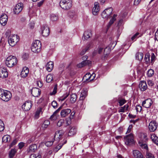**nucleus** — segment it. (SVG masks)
Here are the masks:
<instances>
[{
  "label": "nucleus",
  "instance_id": "nucleus-54",
  "mask_svg": "<svg viewBox=\"0 0 158 158\" xmlns=\"http://www.w3.org/2000/svg\"><path fill=\"white\" fill-rule=\"evenodd\" d=\"M139 34V33L137 32L135 33L131 38V40H134L137 37V36Z\"/></svg>",
  "mask_w": 158,
  "mask_h": 158
},
{
  "label": "nucleus",
  "instance_id": "nucleus-20",
  "mask_svg": "<svg viewBox=\"0 0 158 158\" xmlns=\"http://www.w3.org/2000/svg\"><path fill=\"white\" fill-rule=\"evenodd\" d=\"M29 73V69L27 67H24L22 71L20 76L24 78L26 77Z\"/></svg>",
  "mask_w": 158,
  "mask_h": 158
},
{
  "label": "nucleus",
  "instance_id": "nucleus-55",
  "mask_svg": "<svg viewBox=\"0 0 158 158\" xmlns=\"http://www.w3.org/2000/svg\"><path fill=\"white\" fill-rule=\"evenodd\" d=\"M89 47L86 48L85 49H83L80 53L81 55H83L85 54L86 51L88 49Z\"/></svg>",
  "mask_w": 158,
  "mask_h": 158
},
{
  "label": "nucleus",
  "instance_id": "nucleus-31",
  "mask_svg": "<svg viewBox=\"0 0 158 158\" xmlns=\"http://www.w3.org/2000/svg\"><path fill=\"white\" fill-rule=\"evenodd\" d=\"M139 144L142 148L145 149H148V146L145 143H144L143 141H141L139 142Z\"/></svg>",
  "mask_w": 158,
  "mask_h": 158
},
{
  "label": "nucleus",
  "instance_id": "nucleus-39",
  "mask_svg": "<svg viewBox=\"0 0 158 158\" xmlns=\"http://www.w3.org/2000/svg\"><path fill=\"white\" fill-rule=\"evenodd\" d=\"M66 142L67 140H65L63 143H61L60 144H59L57 146H56L55 148L56 149H57V151L59 150L61 148L63 145L66 143Z\"/></svg>",
  "mask_w": 158,
  "mask_h": 158
},
{
  "label": "nucleus",
  "instance_id": "nucleus-19",
  "mask_svg": "<svg viewBox=\"0 0 158 158\" xmlns=\"http://www.w3.org/2000/svg\"><path fill=\"white\" fill-rule=\"evenodd\" d=\"M71 111L69 109H64L61 110L60 115L62 117H64L70 114Z\"/></svg>",
  "mask_w": 158,
  "mask_h": 158
},
{
  "label": "nucleus",
  "instance_id": "nucleus-35",
  "mask_svg": "<svg viewBox=\"0 0 158 158\" xmlns=\"http://www.w3.org/2000/svg\"><path fill=\"white\" fill-rule=\"evenodd\" d=\"M69 93H67L66 94L64 95L62 97H60V98H59V101H63L65 99L69 96Z\"/></svg>",
  "mask_w": 158,
  "mask_h": 158
},
{
  "label": "nucleus",
  "instance_id": "nucleus-14",
  "mask_svg": "<svg viewBox=\"0 0 158 158\" xmlns=\"http://www.w3.org/2000/svg\"><path fill=\"white\" fill-rule=\"evenodd\" d=\"M31 94L35 97H38L41 94V90L38 88H33L31 90Z\"/></svg>",
  "mask_w": 158,
  "mask_h": 158
},
{
  "label": "nucleus",
  "instance_id": "nucleus-43",
  "mask_svg": "<svg viewBox=\"0 0 158 158\" xmlns=\"http://www.w3.org/2000/svg\"><path fill=\"white\" fill-rule=\"evenodd\" d=\"M5 128L4 123L0 119V131H3Z\"/></svg>",
  "mask_w": 158,
  "mask_h": 158
},
{
  "label": "nucleus",
  "instance_id": "nucleus-11",
  "mask_svg": "<svg viewBox=\"0 0 158 158\" xmlns=\"http://www.w3.org/2000/svg\"><path fill=\"white\" fill-rule=\"evenodd\" d=\"M158 124L156 121H153L150 122L149 124V129L151 131H154L157 129Z\"/></svg>",
  "mask_w": 158,
  "mask_h": 158
},
{
  "label": "nucleus",
  "instance_id": "nucleus-34",
  "mask_svg": "<svg viewBox=\"0 0 158 158\" xmlns=\"http://www.w3.org/2000/svg\"><path fill=\"white\" fill-rule=\"evenodd\" d=\"M50 19L52 21H55L58 19V17L57 15H56L55 14H52L51 15Z\"/></svg>",
  "mask_w": 158,
  "mask_h": 158
},
{
  "label": "nucleus",
  "instance_id": "nucleus-12",
  "mask_svg": "<svg viewBox=\"0 0 158 158\" xmlns=\"http://www.w3.org/2000/svg\"><path fill=\"white\" fill-rule=\"evenodd\" d=\"M8 16L5 14H2L0 17V23L3 26H5L7 22Z\"/></svg>",
  "mask_w": 158,
  "mask_h": 158
},
{
  "label": "nucleus",
  "instance_id": "nucleus-64",
  "mask_svg": "<svg viewBox=\"0 0 158 158\" xmlns=\"http://www.w3.org/2000/svg\"><path fill=\"white\" fill-rule=\"evenodd\" d=\"M114 22H113V21L111 20L110 21L107 26L108 28H109L111 25L113 24Z\"/></svg>",
  "mask_w": 158,
  "mask_h": 158
},
{
  "label": "nucleus",
  "instance_id": "nucleus-24",
  "mask_svg": "<svg viewBox=\"0 0 158 158\" xmlns=\"http://www.w3.org/2000/svg\"><path fill=\"white\" fill-rule=\"evenodd\" d=\"M54 66V63L52 61H49L48 63L46 65V69L48 72H51Z\"/></svg>",
  "mask_w": 158,
  "mask_h": 158
},
{
  "label": "nucleus",
  "instance_id": "nucleus-2",
  "mask_svg": "<svg viewBox=\"0 0 158 158\" xmlns=\"http://www.w3.org/2000/svg\"><path fill=\"white\" fill-rule=\"evenodd\" d=\"M41 48V44L39 40H36L32 44L31 49L33 52L38 53L40 51Z\"/></svg>",
  "mask_w": 158,
  "mask_h": 158
},
{
  "label": "nucleus",
  "instance_id": "nucleus-1",
  "mask_svg": "<svg viewBox=\"0 0 158 158\" xmlns=\"http://www.w3.org/2000/svg\"><path fill=\"white\" fill-rule=\"evenodd\" d=\"M11 97V94L9 91L0 89V99L2 100L7 102L10 100Z\"/></svg>",
  "mask_w": 158,
  "mask_h": 158
},
{
  "label": "nucleus",
  "instance_id": "nucleus-33",
  "mask_svg": "<svg viewBox=\"0 0 158 158\" xmlns=\"http://www.w3.org/2000/svg\"><path fill=\"white\" fill-rule=\"evenodd\" d=\"M53 80V75L49 74L46 77V81L47 82H50Z\"/></svg>",
  "mask_w": 158,
  "mask_h": 158
},
{
  "label": "nucleus",
  "instance_id": "nucleus-38",
  "mask_svg": "<svg viewBox=\"0 0 158 158\" xmlns=\"http://www.w3.org/2000/svg\"><path fill=\"white\" fill-rule=\"evenodd\" d=\"M154 74V71L153 70L150 69L148 71L147 75L148 77L152 76Z\"/></svg>",
  "mask_w": 158,
  "mask_h": 158
},
{
  "label": "nucleus",
  "instance_id": "nucleus-3",
  "mask_svg": "<svg viewBox=\"0 0 158 158\" xmlns=\"http://www.w3.org/2000/svg\"><path fill=\"white\" fill-rule=\"evenodd\" d=\"M17 62L16 58L14 56H10L6 59V64L9 67H12L16 65Z\"/></svg>",
  "mask_w": 158,
  "mask_h": 158
},
{
  "label": "nucleus",
  "instance_id": "nucleus-15",
  "mask_svg": "<svg viewBox=\"0 0 158 158\" xmlns=\"http://www.w3.org/2000/svg\"><path fill=\"white\" fill-rule=\"evenodd\" d=\"M8 76V73L6 69L4 68H0V77L2 78H4Z\"/></svg>",
  "mask_w": 158,
  "mask_h": 158
},
{
  "label": "nucleus",
  "instance_id": "nucleus-7",
  "mask_svg": "<svg viewBox=\"0 0 158 158\" xmlns=\"http://www.w3.org/2000/svg\"><path fill=\"white\" fill-rule=\"evenodd\" d=\"M41 31L42 35L44 36H47L50 33L49 28L46 24L42 26L41 28Z\"/></svg>",
  "mask_w": 158,
  "mask_h": 158
},
{
  "label": "nucleus",
  "instance_id": "nucleus-53",
  "mask_svg": "<svg viewBox=\"0 0 158 158\" xmlns=\"http://www.w3.org/2000/svg\"><path fill=\"white\" fill-rule=\"evenodd\" d=\"M22 58L24 60H27L28 58V54L27 53H25L23 54Z\"/></svg>",
  "mask_w": 158,
  "mask_h": 158
},
{
  "label": "nucleus",
  "instance_id": "nucleus-17",
  "mask_svg": "<svg viewBox=\"0 0 158 158\" xmlns=\"http://www.w3.org/2000/svg\"><path fill=\"white\" fill-rule=\"evenodd\" d=\"M99 10V3L98 2H95L94 3V6L92 10L93 14L94 15H97Z\"/></svg>",
  "mask_w": 158,
  "mask_h": 158
},
{
  "label": "nucleus",
  "instance_id": "nucleus-10",
  "mask_svg": "<svg viewBox=\"0 0 158 158\" xmlns=\"http://www.w3.org/2000/svg\"><path fill=\"white\" fill-rule=\"evenodd\" d=\"M32 105V102L31 101H27L22 105V108L24 111H28L30 109Z\"/></svg>",
  "mask_w": 158,
  "mask_h": 158
},
{
  "label": "nucleus",
  "instance_id": "nucleus-48",
  "mask_svg": "<svg viewBox=\"0 0 158 158\" xmlns=\"http://www.w3.org/2000/svg\"><path fill=\"white\" fill-rule=\"evenodd\" d=\"M52 105L54 108H57V103L55 101H53L52 102Z\"/></svg>",
  "mask_w": 158,
  "mask_h": 158
},
{
  "label": "nucleus",
  "instance_id": "nucleus-23",
  "mask_svg": "<svg viewBox=\"0 0 158 158\" xmlns=\"http://www.w3.org/2000/svg\"><path fill=\"white\" fill-rule=\"evenodd\" d=\"M139 87L142 91L145 90L147 87L146 82L144 81H141L139 84Z\"/></svg>",
  "mask_w": 158,
  "mask_h": 158
},
{
  "label": "nucleus",
  "instance_id": "nucleus-18",
  "mask_svg": "<svg viewBox=\"0 0 158 158\" xmlns=\"http://www.w3.org/2000/svg\"><path fill=\"white\" fill-rule=\"evenodd\" d=\"M133 154L135 158H145L142 153L138 150H133Z\"/></svg>",
  "mask_w": 158,
  "mask_h": 158
},
{
  "label": "nucleus",
  "instance_id": "nucleus-60",
  "mask_svg": "<svg viewBox=\"0 0 158 158\" xmlns=\"http://www.w3.org/2000/svg\"><path fill=\"white\" fill-rule=\"evenodd\" d=\"M56 118V115L54 114V113L50 117V119L52 120H55Z\"/></svg>",
  "mask_w": 158,
  "mask_h": 158
},
{
  "label": "nucleus",
  "instance_id": "nucleus-4",
  "mask_svg": "<svg viewBox=\"0 0 158 158\" xmlns=\"http://www.w3.org/2000/svg\"><path fill=\"white\" fill-rule=\"evenodd\" d=\"M19 40V36L17 35H12L8 37V43L12 47L15 46Z\"/></svg>",
  "mask_w": 158,
  "mask_h": 158
},
{
  "label": "nucleus",
  "instance_id": "nucleus-25",
  "mask_svg": "<svg viewBox=\"0 0 158 158\" xmlns=\"http://www.w3.org/2000/svg\"><path fill=\"white\" fill-rule=\"evenodd\" d=\"M77 130L76 128L74 127H73L70 129L68 133V135L69 136H72L75 135L76 132Z\"/></svg>",
  "mask_w": 158,
  "mask_h": 158
},
{
  "label": "nucleus",
  "instance_id": "nucleus-50",
  "mask_svg": "<svg viewBox=\"0 0 158 158\" xmlns=\"http://www.w3.org/2000/svg\"><path fill=\"white\" fill-rule=\"evenodd\" d=\"M126 105L124 106L123 107H121L119 109L118 112H125V110Z\"/></svg>",
  "mask_w": 158,
  "mask_h": 158
},
{
  "label": "nucleus",
  "instance_id": "nucleus-52",
  "mask_svg": "<svg viewBox=\"0 0 158 158\" xmlns=\"http://www.w3.org/2000/svg\"><path fill=\"white\" fill-rule=\"evenodd\" d=\"M63 123V120H60L59 121L57 122V126L59 127L61 126Z\"/></svg>",
  "mask_w": 158,
  "mask_h": 158
},
{
  "label": "nucleus",
  "instance_id": "nucleus-6",
  "mask_svg": "<svg viewBox=\"0 0 158 158\" xmlns=\"http://www.w3.org/2000/svg\"><path fill=\"white\" fill-rule=\"evenodd\" d=\"M124 141L125 144L127 145H130L134 143L133 135L130 133L124 137Z\"/></svg>",
  "mask_w": 158,
  "mask_h": 158
},
{
  "label": "nucleus",
  "instance_id": "nucleus-9",
  "mask_svg": "<svg viewBox=\"0 0 158 158\" xmlns=\"http://www.w3.org/2000/svg\"><path fill=\"white\" fill-rule=\"evenodd\" d=\"M64 133V132L63 130H60L56 131L55 132L54 138L53 139L54 140V141L55 140L58 142L60 140Z\"/></svg>",
  "mask_w": 158,
  "mask_h": 158
},
{
  "label": "nucleus",
  "instance_id": "nucleus-58",
  "mask_svg": "<svg viewBox=\"0 0 158 158\" xmlns=\"http://www.w3.org/2000/svg\"><path fill=\"white\" fill-rule=\"evenodd\" d=\"M17 140L16 139H15L12 141L10 144V148H11L13 145H15L17 143Z\"/></svg>",
  "mask_w": 158,
  "mask_h": 158
},
{
  "label": "nucleus",
  "instance_id": "nucleus-28",
  "mask_svg": "<svg viewBox=\"0 0 158 158\" xmlns=\"http://www.w3.org/2000/svg\"><path fill=\"white\" fill-rule=\"evenodd\" d=\"M143 57V54L142 52H137L135 54V58L136 59L141 61Z\"/></svg>",
  "mask_w": 158,
  "mask_h": 158
},
{
  "label": "nucleus",
  "instance_id": "nucleus-44",
  "mask_svg": "<svg viewBox=\"0 0 158 158\" xmlns=\"http://www.w3.org/2000/svg\"><path fill=\"white\" fill-rule=\"evenodd\" d=\"M57 85H55L54 87L53 90L52 92L50 93V95H55L57 92Z\"/></svg>",
  "mask_w": 158,
  "mask_h": 158
},
{
  "label": "nucleus",
  "instance_id": "nucleus-47",
  "mask_svg": "<svg viewBox=\"0 0 158 158\" xmlns=\"http://www.w3.org/2000/svg\"><path fill=\"white\" fill-rule=\"evenodd\" d=\"M152 137H151L153 142L158 146V138L157 137H154V138L152 139Z\"/></svg>",
  "mask_w": 158,
  "mask_h": 158
},
{
  "label": "nucleus",
  "instance_id": "nucleus-45",
  "mask_svg": "<svg viewBox=\"0 0 158 158\" xmlns=\"http://www.w3.org/2000/svg\"><path fill=\"white\" fill-rule=\"evenodd\" d=\"M35 139V136H33L31 137V138L28 139L27 141V142L28 143H31L33 142Z\"/></svg>",
  "mask_w": 158,
  "mask_h": 158
},
{
  "label": "nucleus",
  "instance_id": "nucleus-29",
  "mask_svg": "<svg viewBox=\"0 0 158 158\" xmlns=\"http://www.w3.org/2000/svg\"><path fill=\"white\" fill-rule=\"evenodd\" d=\"M10 139V137L9 135H4L2 138V141L5 143L9 142Z\"/></svg>",
  "mask_w": 158,
  "mask_h": 158
},
{
  "label": "nucleus",
  "instance_id": "nucleus-62",
  "mask_svg": "<svg viewBox=\"0 0 158 158\" xmlns=\"http://www.w3.org/2000/svg\"><path fill=\"white\" fill-rule=\"evenodd\" d=\"M141 1V0H135L134 4L135 5H138Z\"/></svg>",
  "mask_w": 158,
  "mask_h": 158
},
{
  "label": "nucleus",
  "instance_id": "nucleus-40",
  "mask_svg": "<svg viewBox=\"0 0 158 158\" xmlns=\"http://www.w3.org/2000/svg\"><path fill=\"white\" fill-rule=\"evenodd\" d=\"M54 141V140L52 139V141H48L46 142L45 143V145L48 147H50L53 144V143Z\"/></svg>",
  "mask_w": 158,
  "mask_h": 158
},
{
  "label": "nucleus",
  "instance_id": "nucleus-32",
  "mask_svg": "<svg viewBox=\"0 0 158 158\" xmlns=\"http://www.w3.org/2000/svg\"><path fill=\"white\" fill-rule=\"evenodd\" d=\"M16 152V151L15 149H12L10 151L9 155L10 158H12L15 155Z\"/></svg>",
  "mask_w": 158,
  "mask_h": 158
},
{
  "label": "nucleus",
  "instance_id": "nucleus-61",
  "mask_svg": "<svg viewBox=\"0 0 158 158\" xmlns=\"http://www.w3.org/2000/svg\"><path fill=\"white\" fill-rule=\"evenodd\" d=\"M132 127H133V126H132V124L130 125H129V126L128 128L127 131L126 133H129L131 132V129Z\"/></svg>",
  "mask_w": 158,
  "mask_h": 158
},
{
  "label": "nucleus",
  "instance_id": "nucleus-56",
  "mask_svg": "<svg viewBox=\"0 0 158 158\" xmlns=\"http://www.w3.org/2000/svg\"><path fill=\"white\" fill-rule=\"evenodd\" d=\"M63 106V105H61L60 106L58 109H57L53 113L54 114L56 115V114L58 113L60 111V110L62 109V107Z\"/></svg>",
  "mask_w": 158,
  "mask_h": 158
},
{
  "label": "nucleus",
  "instance_id": "nucleus-26",
  "mask_svg": "<svg viewBox=\"0 0 158 158\" xmlns=\"http://www.w3.org/2000/svg\"><path fill=\"white\" fill-rule=\"evenodd\" d=\"M37 149V145L34 144L31 145L29 147V152H34Z\"/></svg>",
  "mask_w": 158,
  "mask_h": 158
},
{
  "label": "nucleus",
  "instance_id": "nucleus-21",
  "mask_svg": "<svg viewBox=\"0 0 158 158\" xmlns=\"http://www.w3.org/2000/svg\"><path fill=\"white\" fill-rule=\"evenodd\" d=\"M91 31L90 30L85 31L83 34V36L82 38L83 40H87L89 38L91 35Z\"/></svg>",
  "mask_w": 158,
  "mask_h": 158
},
{
  "label": "nucleus",
  "instance_id": "nucleus-13",
  "mask_svg": "<svg viewBox=\"0 0 158 158\" xmlns=\"http://www.w3.org/2000/svg\"><path fill=\"white\" fill-rule=\"evenodd\" d=\"M23 9L22 3H19L17 4L14 9V12L15 14H18Z\"/></svg>",
  "mask_w": 158,
  "mask_h": 158
},
{
  "label": "nucleus",
  "instance_id": "nucleus-42",
  "mask_svg": "<svg viewBox=\"0 0 158 158\" xmlns=\"http://www.w3.org/2000/svg\"><path fill=\"white\" fill-rule=\"evenodd\" d=\"M41 111V108L36 110L35 114V118L37 119L39 118L40 114Z\"/></svg>",
  "mask_w": 158,
  "mask_h": 158
},
{
  "label": "nucleus",
  "instance_id": "nucleus-36",
  "mask_svg": "<svg viewBox=\"0 0 158 158\" xmlns=\"http://www.w3.org/2000/svg\"><path fill=\"white\" fill-rule=\"evenodd\" d=\"M150 55L148 54H145L144 57V60L146 64H148L150 61Z\"/></svg>",
  "mask_w": 158,
  "mask_h": 158
},
{
  "label": "nucleus",
  "instance_id": "nucleus-49",
  "mask_svg": "<svg viewBox=\"0 0 158 158\" xmlns=\"http://www.w3.org/2000/svg\"><path fill=\"white\" fill-rule=\"evenodd\" d=\"M146 158H155V157L152 154L149 153H147L146 154Z\"/></svg>",
  "mask_w": 158,
  "mask_h": 158
},
{
  "label": "nucleus",
  "instance_id": "nucleus-46",
  "mask_svg": "<svg viewBox=\"0 0 158 158\" xmlns=\"http://www.w3.org/2000/svg\"><path fill=\"white\" fill-rule=\"evenodd\" d=\"M126 102V101L124 99H122L119 100L118 103L120 106H122Z\"/></svg>",
  "mask_w": 158,
  "mask_h": 158
},
{
  "label": "nucleus",
  "instance_id": "nucleus-22",
  "mask_svg": "<svg viewBox=\"0 0 158 158\" xmlns=\"http://www.w3.org/2000/svg\"><path fill=\"white\" fill-rule=\"evenodd\" d=\"M91 64V61L89 60H84L81 63L77 64V67L79 68H81L85 65H89Z\"/></svg>",
  "mask_w": 158,
  "mask_h": 158
},
{
  "label": "nucleus",
  "instance_id": "nucleus-30",
  "mask_svg": "<svg viewBox=\"0 0 158 158\" xmlns=\"http://www.w3.org/2000/svg\"><path fill=\"white\" fill-rule=\"evenodd\" d=\"M110 49L109 47H107L105 48L104 52V58L108 55L110 53Z\"/></svg>",
  "mask_w": 158,
  "mask_h": 158
},
{
  "label": "nucleus",
  "instance_id": "nucleus-8",
  "mask_svg": "<svg viewBox=\"0 0 158 158\" xmlns=\"http://www.w3.org/2000/svg\"><path fill=\"white\" fill-rule=\"evenodd\" d=\"M113 10L111 7L105 9L101 14L102 17L104 19H108L111 14Z\"/></svg>",
  "mask_w": 158,
  "mask_h": 158
},
{
  "label": "nucleus",
  "instance_id": "nucleus-16",
  "mask_svg": "<svg viewBox=\"0 0 158 158\" xmlns=\"http://www.w3.org/2000/svg\"><path fill=\"white\" fill-rule=\"evenodd\" d=\"M152 102L151 99H147L142 102V106L146 108H148L151 106Z\"/></svg>",
  "mask_w": 158,
  "mask_h": 158
},
{
  "label": "nucleus",
  "instance_id": "nucleus-63",
  "mask_svg": "<svg viewBox=\"0 0 158 158\" xmlns=\"http://www.w3.org/2000/svg\"><path fill=\"white\" fill-rule=\"evenodd\" d=\"M19 148L21 149L24 146V144L23 142H21L19 143Z\"/></svg>",
  "mask_w": 158,
  "mask_h": 158
},
{
  "label": "nucleus",
  "instance_id": "nucleus-37",
  "mask_svg": "<svg viewBox=\"0 0 158 158\" xmlns=\"http://www.w3.org/2000/svg\"><path fill=\"white\" fill-rule=\"evenodd\" d=\"M50 124V122L48 120H45L42 125V127L46 128Z\"/></svg>",
  "mask_w": 158,
  "mask_h": 158
},
{
  "label": "nucleus",
  "instance_id": "nucleus-59",
  "mask_svg": "<svg viewBox=\"0 0 158 158\" xmlns=\"http://www.w3.org/2000/svg\"><path fill=\"white\" fill-rule=\"evenodd\" d=\"M155 40L158 41V29L155 33Z\"/></svg>",
  "mask_w": 158,
  "mask_h": 158
},
{
  "label": "nucleus",
  "instance_id": "nucleus-27",
  "mask_svg": "<svg viewBox=\"0 0 158 158\" xmlns=\"http://www.w3.org/2000/svg\"><path fill=\"white\" fill-rule=\"evenodd\" d=\"M77 95L75 94H73L70 95V102L71 103H73L77 99Z\"/></svg>",
  "mask_w": 158,
  "mask_h": 158
},
{
  "label": "nucleus",
  "instance_id": "nucleus-5",
  "mask_svg": "<svg viewBox=\"0 0 158 158\" xmlns=\"http://www.w3.org/2000/svg\"><path fill=\"white\" fill-rule=\"evenodd\" d=\"M60 6L64 10H68L72 6L71 0H61L60 3Z\"/></svg>",
  "mask_w": 158,
  "mask_h": 158
},
{
  "label": "nucleus",
  "instance_id": "nucleus-57",
  "mask_svg": "<svg viewBox=\"0 0 158 158\" xmlns=\"http://www.w3.org/2000/svg\"><path fill=\"white\" fill-rule=\"evenodd\" d=\"M136 110L137 112H140L142 110V107L139 105H138L136 106Z\"/></svg>",
  "mask_w": 158,
  "mask_h": 158
},
{
  "label": "nucleus",
  "instance_id": "nucleus-51",
  "mask_svg": "<svg viewBox=\"0 0 158 158\" xmlns=\"http://www.w3.org/2000/svg\"><path fill=\"white\" fill-rule=\"evenodd\" d=\"M36 83L37 85L40 88H41L43 86V84L42 82L40 81H37Z\"/></svg>",
  "mask_w": 158,
  "mask_h": 158
},
{
  "label": "nucleus",
  "instance_id": "nucleus-41",
  "mask_svg": "<svg viewBox=\"0 0 158 158\" xmlns=\"http://www.w3.org/2000/svg\"><path fill=\"white\" fill-rule=\"evenodd\" d=\"M91 77V75L90 73H87L84 76L83 79H85L87 81Z\"/></svg>",
  "mask_w": 158,
  "mask_h": 158
}]
</instances>
